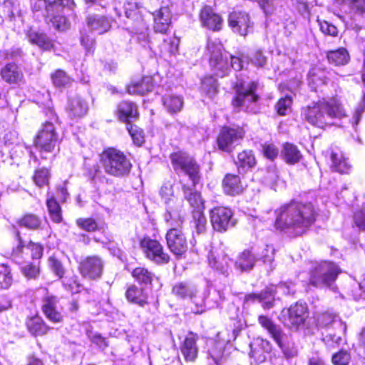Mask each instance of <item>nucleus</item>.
Masks as SVG:
<instances>
[{"mask_svg":"<svg viewBox=\"0 0 365 365\" xmlns=\"http://www.w3.org/2000/svg\"><path fill=\"white\" fill-rule=\"evenodd\" d=\"M316 211L310 202L292 201L277 211L275 226L295 235L304 233L314 222Z\"/></svg>","mask_w":365,"mask_h":365,"instance_id":"f257e3e1","label":"nucleus"},{"mask_svg":"<svg viewBox=\"0 0 365 365\" xmlns=\"http://www.w3.org/2000/svg\"><path fill=\"white\" fill-rule=\"evenodd\" d=\"M302 118L310 125L319 128L334 123V119L346 117V111L337 98H323L302 108Z\"/></svg>","mask_w":365,"mask_h":365,"instance_id":"f03ea898","label":"nucleus"},{"mask_svg":"<svg viewBox=\"0 0 365 365\" xmlns=\"http://www.w3.org/2000/svg\"><path fill=\"white\" fill-rule=\"evenodd\" d=\"M101 162L105 172L115 177L129 173L132 165L125 155L117 149L110 148L101 155Z\"/></svg>","mask_w":365,"mask_h":365,"instance_id":"7ed1b4c3","label":"nucleus"},{"mask_svg":"<svg viewBox=\"0 0 365 365\" xmlns=\"http://www.w3.org/2000/svg\"><path fill=\"white\" fill-rule=\"evenodd\" d=\"M259 86V84L256 81L237 82L235 86L236 94L232 100L233 106L247 112L255 113L256 104L259 100V96L256 92Z\"/></svg>","mask_w":365,"mask_h":365,"instance_id":"20e7f679","label":"nucleus"},{"mask_svg":"<svg viewBox=\"0 0 365 365\" xmlns=\"http://www.w3.org/2000/svg\"><path fill=\"white\" fill-rule=\"evenodd\" d=\"M340 270L331 262L314 263L309 273V283L314 287H331L336 280Z\"/></svg>","mask_w":365,"mask_h":365,"instance_id":"39448f33","label":"nucleus"},{"mask_svg":"<svg viewBox=\"0 0 365 365\" xmlns=\"http://www.w3.org/2000/svg\"><path fill=\"white\" fill-rule=\"evenodd\" d=\"M258 322L267 331L286 357L290 358L297 354V350L294 347L289 336L284 334L279 326L274 324L271 319L261 315L258 317Z\"/></svg>","mask_w":365,"mask_h":365,"instance_id":"423d86ee","label":"nucleus"},{"mask_svg":"<svg viewBox=\"0 0 365 365\" xmlns=\"http://www.w3.org/2000/svg\"><path fill=\"white\" fill-rule=\"evenodd\" d=\"M207 51L210 53V64L215 75L226 76L230 69V54L222 53V46L218 41L208 40Z\"/></svg>","mask_w":365,"mask_h":365,"instance_id":"0eeeda50","label":"nucleus"},{"mask_svg":"<svg viewBox=\"0 0 365 365\" xmlns=\"http://www.w3.org/2000/svg\"><path fill=\"white\" fill-rule=\"evenodd\" d=\"M58 140V134L54 125L49 122L43 124L35 140L36 148L42 158H48V155L52 153L57 145Z\"/></svg>","mask_w":365,"mask_h":365,"instance_id":"6e6552de","label":"nucleus"},{"mask_svg":"<svg viewBox=\"0 0 365 365\" xmlns=\"http://www.w3.org/2000/svg\"><path fill=\"white\" fill-rule=\"evenodd\" d=\"M172 165L178 173L187 175L195 186L199 181V166L194 159L185 153L178 152L170 155Z\"/></svg>","mask_w":365,"mask_h":365,"instance_id":"1a4fd4ad","label":"nucleus"},{"mask_svg":"<svg viewBox=\"0 0 365 365\" xmlns=\"http://www.w3.org/2000/svg\"><path fill=\"white\" fill-rule=\"evenodd\" d=\"M308 317V309L306 304L297 302L288 309L282 311L279 319L286 326L292 329L303 327Z\"/></svg>","mask_w":365,"mask_h":365,"instance_id":"9d476101","label":"nucleus"},{"mask_svg":"<svg viewBox=\"0 0 365 365\" xmlns=\"http://www.w3.org/2000/svg\"><path fill=\"white\" fill-rule=\"evenodd\" d=\"M140 247L147 259L158 264H167L170 261L169 255L156 240L144 237L140 242Z\"/></svg>","mask_w":365,"mask_h":365,"instance_id":"9b49d317","label":"nucleus"},{"mask_svg":"<svg viewBox=\"0 0 365 365\" xmlns=\"http://www.w3.org/2000/svg\"><path fill=\"white\" fill-rule=\"evenodd\" d=\"M210 217L214 230L218 232H225L236 224L232 211L226 207H216L212 209Z\"/></svg>","mask_w":365,"mask_h":365,"instance_id":"f8f14e48","label":"nucleus"},{"mask_svg":"<svg viewBox=\"0 0 365 365\" xmlns=\"http://www.w3.org/2000/svg\"><path fill=\"white\" fill-rule=\"evenodd\" d=\"M167 245L170 252L177 257H182L187 250V242L181 229L170 228L165 236Z\"/></svg>","mask_w":365,"mask_h":365,"instance_id":"ddd939ff","label":"nucleus"},{"mask_svg":"<svg viewBox=\"0 0 365 365\" xmlns=\"http://www.w3.org/2000/svg\"><path fill=\"white\" fill-rule=\"evenodd\" d=\"M231 259L225 252L217 247H212L207 255L209 267L218 273L227 276L230 270Z\"/></svg>","mask_w":365,"mask_h":365,"instance_id":"4468645a","label":"nucleus"},{"mask_svg":"<svg viewBox=\"0 0 365 365\" xmlns=\"http://www.w3.org/2000/svg\"><path fill=\"white\" fill-rule=\"evenodd\" d=\"M243 135L244 132L240 128L225 127L221 130L217 137L218 148L222 151L230 153L243 138Z\"/></svg>","mask_w":365,"mask_h":365,"instance_id":"2eb2a0df","label":"nucleus"},{"mask_svg":"<svg viewBox=\"0 0 365 365\" xmlns=\"http://www.w3.org/2000/svg\"><path fill=\"white\" fill-rule=\"evenodd\" d=\"M43 1L47 12V18L51 22L53 27L59 31H65L69 27V24L65 16L54 14L58 13L62 9L63 0H38Z\"/></svg>","mask_w":365,"mask_h":365,"instance_id":"dca6fc26","label":"nucleus"},{"mask_svg":"<svg viewBox=\"0 0 365 365\" xmlns=\"http://www.w3.org/2000/svg\"><path fill=\"white\" fill-rule=\"evenodd\" d=\"M228 24L235 33L246 36L252 29L253 23L246 12L234 11L229 15Z\"/></svg>","mask_w":365,"mask_h":365,"instance_id":"f3484780","label":"nucleus"},{"mask_svg":"<svg viewBox=\"0 0 365 365\" xmlns=\"http://www.w3.org/2000/svg\"><path fill=\"white\" fill-rule=\"evenodd\" d=\"M103 262L98 256H91L83 259L80 264L81 273L89 279H96L101 276Z\"/></svg>","mask_w":365,"mask_h":365,"instance_id":"a211bd4d","label":"nucleus"},{"mask_svg":"<svg viewBox=\"0 0 365 365\" xmlns=\"http://www.w3.org/2000/svg\"><path fill=\"white\" fill-rule=\"evenodd\" d=\"M42 311L51 322L59 323L63 320L62 307L56 297L46 296L43 298Z\"/></svg>","mask_w":365,"mask_h":365,"instance_id":"6ab92c4d","label":"nucleus"},{"mask_svg":"<svg viewBox=\"0 0 365 365\" xmlns=\"http://www.w3.org/2000/svg\"><path fill=\"white\" fill-rule=\"evenodd\" d=\"M66 110L69 118H81L88 113V103L81 96L74 95L68 98Z\"/></svg>","mask_w":365,"mask_h":365,"instance_id":"aec40b11","label":"nucleus"},{"mask_svg":"<svg viewBox=\"0 0 365 365\" xmlns=\"http://www.w3.org/2000/svg\"><path fill=\"white\" fill-rule=\"evenodd\" d=\"M1 78L11 85H20L24 81V76L21 68L16 63H10L5 65L0 71Z\"/></svg>","mask_w":365,"mask_h":365,"instance_id":"412c9836","label":"nucleus"},{"mask_svg":"<svg viewBox=\"0 0 365 365\" xmlns=\"http://www.w3.org/2000/svg\"><path fill=\"white\" fill-rule=\"evenodd\" d=\"M197 334L190 332L184 339L180 345V351L186 361H195L198 354Z\"/></svg>","mask_w":365,"mask_h":365,"instance_id":"4be33fe9","label":"nucleus"},{"mask_svg":"<svg viewBox=\"0 0 365 365\" xmlns=\"http://www.w3.org/2000/svg\"><path fill=\"white\" fill-rule=\"evenodd\" d=\"M173 293L178 297L181 299H190L196 305L202 307L203 301L201 299L200 302H196L197 289L196 287L188 282H179L175 284L173 287Z\"/></svg>","mask_w":365,"mask_h":365,"instance_id":"5701e85b","label":"nucleus"},{"mask_svg":"<svg viewBox=\"0 0 365 365\" xmlns=\"http://www.w3.org/2000/svg\"><path fill=\"white\" fill-rule=\"evenodd\" d=\"M200 19L204 27L212 31H219L222 29V19L219 14L215 13L210 6H205L201 10Z\"/></svg>","mask_w":365,"mask_h":365,"instance_id":"b1692460","label":"nucleus"},{"mask_svg":"<svg viewBox=\"0 0 365 365\" xmlns=\"http://www.w3.org/2000/svg\"><path fill=\"white\" fill-rule=\"evenodd\" d=\"M154 30L156 32L165 34L171 24V11L168 6H162L153 14Z\"/></svg>","mask_w":365,"mask_h":365,"instance_id":"393cba45","label":"nucleus"},{"mask_svg":"<svg viewBox=\"0 0 365 365\" xmlns=\"http://www.w3.org/2000/svg\"><path fill=\"white\" fill-rule=\"evenodd\" d=\"M182 207V202H178L174 205H169L166 207L164 219L170 228L178 227L180 229L183 223V217L181 214Z\"/></svg>","mask_w":365,"mask_h":365,"instance_id":"a878e982","label":"nucleus"},{"mask_svg":"<svg viewBox=\"0 0 365 365\" xmlns=\"http://www.w3.org/2000/svg\"><path fill=\"white\" fill-rule=\"evenodd\" d=\"M116 114L120 121L130 124L132 120L138 117L137 106L130 101H122L118 106Z\"/></svg>","mask_w":365,"mask_h":365,"instance_id":"bb28decb","label":"nucleus"},{"mask_svg":"<svg viewBox=\"0 0 365 365\" xmlns=\"http://www.w3.org/2000/svg\"><path fill=\"white\" fill-rule=\"evenodd\" d=\"M87 26L92 31L103 34L110 29L111 25L110 21L106 17L91 15L87 18Z\"/></svg>","mask_w":365,"mask_h":365,"instance_id":"cd10ccee","label":"nucleus"},{"mask_svg":"<svg viewBox=\"0 0 365 365\" xmlns=\"http://www.w3.org/2000/svg\"><path fill=\"white\" fill-rule=\"evenodd\" d=\"M341 6V9L346 6L351 19L354 20L356 16H362L365 14V0H334Z\"/></svg>","mask_w":365,"mask_h":365,"instance_id":"c85d7f7f","label":"nucleus"},{"mask_svg":"<svg viewBox=\"0 0 365 365\" xmlns=\"http://www.w3.org/2000/svg\"><path fill=\"white\" fill-rule=\"evenodd\" d=\"M153 88V78L145 76L141 80L133 81L128 86L127 91L130 94L145 95Z\"/></svg>","mask_w":365,"mask_h":365,"instance_id":"c756f323","label":"nucleus"},{"mask_svg":"<svg viewBox=\"0 0 365 365\" xmlns=\"http://www.w3.org/2000/svg\"><path fill=\"white\" fill-rule=\"evenodd\" d=\"M223 188L225 192L230 195H239L244 190L239 176L228 174L223 180Z\"/></svg>","mask_w":365,"mask_h":365,"instance_id":"7c9ffc66","label":"nucleus"},{"mask_svg":"<svg viewBox=\"0 0 365 365\" xmlns=\"http://www.w3.org/2000/svg\"><path fill=\"white\" fill-rule=\"evenodd\" d=\"M200 92L202 96L213 100L218 93L217 80L212 76H206L202 80Z\"/></svg>","mask_w":365,"mask_h":365,"instance_id":"2f4dec72","label":"nucleus"},{"mask_svg":"<svg viewBox=\"0 0 365 365\" xmlns=\"http://www.w3.org/2000/svg\"><path fill=\"white\" fill-rule=\"evenodd\" d=\"M331 159V168L334 170L341 174L349 173L351 166L341 151L332 152Z\"/></svg>","mask_w":365,"mask_h":365,"instance_id":"473e14b6","label":"nucleus"},{"mask_svg":"<svg viewBox=\"0 0 365 365\" xmlns=\"http://www.w3.org/2000/svg\"><path fill=\"white\" fill-rule=\"evenodd\" d=\"M274 292L272 289H267L259 294H250L245 298L246 302L258 301L263 302L264 309H269L272 307V301L274 299Z\"/></svg>","mask_w":365,"mask_h":365,"instance_id":"72a5a7b5","label":"nucleus"},{"mask_svg":"<svg viewBox=\"0 0 365 365\" xmlns=\"http://www.w3.org/2000/svg\"><path fill=\"white\" fill-rule=\"evenodd\" d=\"M26 326L29 332L34 336H43L49 329L48 325L40 317H34L28 319Z\"/></svg>","mask_w":365,"mask_h":365,"instance_id":"f704fd0d","label":"nucleus"},{"mask_svg":"<svg viewBox=\"0 0 365 365\" xmlns=\"http://www.w3.org/2000/svg\"><path fill=\"white\" fill-rule=\"evenodd\" d=\"M256 160L252 151L244 150L240 153L235 161L239 171L245 172L255 165Z\"/></svg>","mask_w":365,"mask_h":365,"instance_id":"c9c22d12","label":"nucleus"},{"mask_svg":"<svg viewBox=\"0 0 365 365\" xmlns=\"http://www.w3.org/2000/svg\"><path fill=\"white\" fill-rule=\"evenodd\" d=\"M185 197L189 202L195 211H201L205 208L204 201L202 200L200 192L190 188L185 185L183 186Z\"/></svg>","mask_w":365,"mask_h":365,"instance_id":"e433bc0d","label":"nucleus"},{"mask_svg":"<svg viewBox=\"0 0 365 365\" xmlns=\"http://www.w3.org/2000/svg\"><path fill=\"white\" fill-rule=\"evenodd\" d=\"M163 103L169 113L179 112L183 106V99L180 96L173 93L166 94L163 98Z\"/></svg>","mask_w":365,"mask_h":365,"instance_id":"4c0bfd02","label":"nucleus"},{"mask_svg":"<svg viewBox=\"0 0 365 365\" xmlns=\"http://www.w3.org/2000/svg\"><path fill=\"white\" fill-rule=\"evenodd\" d=\"M327 57L329 62L335 66L345 65L349 61V55L344 48L328 51Z\"/></svg>","mask_w":365,"mask_h":365,"instance_id":"58836bf2","label":"nucleus"},{"mask_svg":"<svg viewBox=\"0 0 365 365\" xmlns=\"http://www.w3.org/2000/svg\"><path fill=\"white\" fill-rule=\"evenodd\" d=\"M282 155L286 163L289 164H295L302 158V154L297 147L288 143L284 145Z\"/></svg>","mask_w":365,"mask_h":365,"instance_id":"ea45409f","label":"nucleus"},{"mask_svg":"<svg viewBox=\"0 0 365 365\" xmlns=\"http://www.w3.org/2000/svg\"><path fill=\"white\" fill-rule=\"evenodd\" d=\"M125 296L128 301L138 304L141 307H143L147 303V297L144 294L143 289L138 288L135 285H132L128 288Z\"/></svg>","mask_w":365,"mask_h":365,"instance_id":"a19ab883","label":"nucleus"},{"mask_svg":"<svg viewBox=\"0 0 365 365\" xmlns=\"http://www.w3.org/2000/svg\"><path fill=\"white\" fill-rule=\"evenodd\" d=\"M309 86L314 90L327 83L325 72L317 68H312L308 73Z\"/></svg>","mask_w":365,"mask_h":365,"instance_id":"79ce46f5","label":"nucleus"},{"mask_svg":"<svg viewBox=\"0 0 365 365\" xmlns=\"http://www.w3.org/2000/svg\"><path fill=\"white\" fill-rule=\"evenodd\" d=\"M255 261L254 255L250 251L245 250L239 256L235 266L241 271H249L253 268Z\"/></svg>","mask_w":365,"mask_h":365,"instance_id":"37998d69","label":"nucleus"},{"mask_svg":"<svg viewBox=\"0 0 365 365\" xmlns=\"http://www.w3.org/2000/svg\"><path fill=\"white\" fill-rule=\"evenodd\" d=\"M27 37L31 43L44 50H48L53 46L52 41L43 34L31 31L27 34Z\"/></svg>","mask_w":365,"mask_h":365,"instance_id":"c03bdc74","label":"nucleus"},{"mask_svg":"<svg viewBox=\"0 0 365 365\" xmlns=\"http://www.w3.org/2000/svg\"><path fill=\"white\" fill-rule=\"evenodd\" d=\"M46 205L51 220L56 223L61 222L62 220L61 209L53 196L47 198Z\"/></svg>","mask_w":365,"mask_h":365,"instance_id":"a18cd8bd","label":"nucleus"},{"mask_svg":"<svg viewBox=\"0 0 365 365\" xmlns=\"http://www.w3.org/2000/svg\"><path fill=\"white\" fill-rule=\"evenodd\" d=\"M160 195L166 207L169 205H174L178 202H182L174 196L173 185L170 183H165L161 187Z\"/></svg>","mask_w":365,"mask_h":365,"instance_id":"49530a36","label":"nucleus"},{"mask_svg":"<svg viewBox=\"0 0 365 365\" xmlns=\"http://www.w3.org/2000/svg\"><path fill=\"white\" fill-rule=\"evenodd\" d=\"M133 278L140 284L151 283L153 274L145 267H136L132 272Z\"/></svg>","mask_w":365,"mask_h":365,"instance_id":"de8ad7c7","label":"nucleus"},{"mask_svg":"<svg viewBox=\"0 0 365 365\" xmlns=\"http://www.w3.org/2000/svg\"><path fill=\"white\" fill-rule=\"evenodd\" d=\"M142 5L136 0H128L124 4L125 14L128 19L135 18L138 19V14Z\"/></svg>","mask_w":365,"mask_h":365,"instance_id":"09e8293b","label":"nucleus"},{"mask_svg":"<svg viewBox=\"0 0 365 365\" xmlns=\"http://www.w3.org/2000/svg\"><path fill=\"white\" fill-rule=\"evenodd\" d=\"M51 79L56 87H65L71 82V78L63 70H57L51 75Z\"/></svg>","mask_w":365,"mask_h":365,"instance_id":"8fccbe9b","label":"nucleus"},{"mask_svg":"<svg viewBox=\"0 0 365 365\" xmlns=\"http://www.w3.org/2000/svg\"><path fill=\"white\" fill-rule=\"evenodd\" d=\"M292 104V96L289 95H286L284 97H282L279 99L277 104L275 105V109L279 115H286L287 113L291 110Z\"/></svg>","mask_w":365,"mask_h":365,"instance_id":"3c124183","label":"nucleus"},{"mask_svg":"<svg viewBox=\"0 0 365 365\" xmlns=\"http://www.w3.org/2000/svg\"><path fill=\"white\" fill-rule=\"evenodd\" d=\"M127 130L130 135L134 144L138 146L142 145L144 143V134L141 128L133 124H127Z\"/></svg>","mask_w":365,"mask_h":365,"instance_id":"603ef678","label":"nucleus"},{"mask_svg":"<svg viewBox=\"0 0 365 365\" xmlns=\"http://www.w3.org/2000/svg\"><path fill=\"white\" fill-rule=\"evenodd\" d=\"M13 279L11 274V269L6 265L2 264L0 265V288L8 289Z\"/></svg>","mask_w":365,"mask_h":365,"instance_id":"864d4df0","label":"nucleus"},{"mask_svg":"<svg viewBox=\"0 0 365 365\" xmlns=\"http://www.w3.org/2000/svg\"><path fill=\"white\" fill-rule=\"evenodd\" d=\"M22 274L28 279H35L39 274V267L38 264L31 262H25L20 267Z\"/></svg>","mask_w":365,"mask_h":365,"instance_id":"5fc2aeb1","label":"nucleus"},{"mask_svg":"<svg viewBox=\"0 0 365 365\" xmlns=\"http://www.w3.org/2000/svg\"><path fill=\"white\" fill-rule=\"evenodd\" d=\"M193 223L197 234L202 233L205 230L207 220L203 214V210L194 211Z\"/></svg>","mask_w":365,"mask_h":365,"instance_id":"6e6d98bb","label":"nucleus"},{"mask_svg":"<svg viewBox=\"0 0 365 365\" xmlns=\"http://www.w3.org/2000/svg\"><path fill=\"white\" fill-rule=\"evenodd\" d=\"M210 359L214 362V365H220V360L223 355V344L220 342H215L212 347L208 351Z\"/></svg>","mask_w":365,"mask_h":365,"instance_id":"4d7b16f0","label":"nucleus"},{"mask_svg":"<svg viewBox=\"0 0 365 365\" xmlns=\"http://www.w3.org/2000/svg\"><path fill=\"white\" fill-rule=\"evenodd\" d=\"M140 29L133 28L132 32L134 31L138 36V41L141 43L143 47H150L148 40V29L147 26L144 23H141Z\"/></svg>","mask_w":365,"mask_h":365,"instance_id":"13d9d810","label":"nucleus"},{"mask_svg":"<svg viewBox=\"0 0 365 365\" xmlns=\"http://www.w3.org/2000/svg\"><path fill=\"white\" fill-rule=\"evenodd\" d=\"M250 57L245 54L240 56H232L230 55V64L236 71H240L244 68L245 65L249 63Z\"/></svg>","mask_w":365,"mask_h":365,"instance_id":"bf43d9fd","label":"nucleus"},{"mask_svg":"<svg viewBox=\"0 0 365 365\" xmlns=\"http://www.w3.org/2000/svg\"><path fill=\"white\" fill-rule=\"evenodd\" d=\"M263 182L272 189L276 190L279 182V176L277 170L275 169L268 170L264 176Z\"/></svg>","mask_w":365,"mask_h":365,"instance_id":"052dcab7","label":"nucleus"},{"mask_svg":"<svg viewBox=\"0 0 365 365\" xmlns=\"http://www.w3.org/2000/svg\"><path fill=\"white\" fill-rule=\"evenodd\" d=\"M49 172L46 168L37 170L34 175V181L38 187L46 185L48 182Z\"/></svg>","mask_w":365,"mask_h":365,"instance_id":"680f3d73","label":"nucleus"},{"mask_svg":"<svg viewBox=\"0 0 365 365\" xmlns=\"http://www.w3.org/2000/svg\"><path fill=\"white\" fill-rule=\"evenodd\" d=\"M353 218L355 226L361 230H365V203L355 211Z\"/></svg>","mask_w":365,"mask_h":365,"instance_id":"e2e57ef3","label":"nucleus"},{"mask_svg":"<svg viewBox=\"0 0 365 365\" xmlns=\"http://www.w3.org/2000/svg\"><path fill=\"white\" fill-rule=\"evenodd\" d=\"M77 225L88 232L95 231L98 225L96 222L92 218H79L76 220Z\"/></svg>","mask_w":365,"mask_h":365,"instance_id":"0e129e2a","label":"nucleus"},{"mask_svg":"<svg viewBox=\"0 0 365 365\" xmlns=\"http://www.w3.org/2000/svg\"><path fill=\"white\" fill-rule=\"evenodd\" d=\"M20 225L29 229H36L40 225V220L34 215H27L20 220Z\"/></svg>","mask_w":365,"mask_h":365,"instance_id":"69168bd1","label":"nucleus"},{"mask_svg":"<svg viewBox=\"0 0 365 365\" xmlns=\"http://www.w3.org/2000/svg\"><path fill=\"white\" fill-rule=\"evenodd\" d=\"M317 21L319 23L320 30L323 34L331 36H337L338 29L334 25L329 23L327 21L318 20Z\"/></svg>","mask_w":365,"mask_h":365,"instance_id":"338daca9","label":"nucleus"},{"mask_svg":"<svg viewBox=\"0 0 365 365\" xmlns=\"http://www.w3.org/2000/svg\"><path fill=\"white\" fill-rule=\"evenodd\" d=\"M350 358V354L346 351H340L332 356L331 361L334 365H346Z\"/></svg>","mask_w":365,"mask_h":365,"instance_id":"774afa93","label":"nucleus"}]
</instances>
